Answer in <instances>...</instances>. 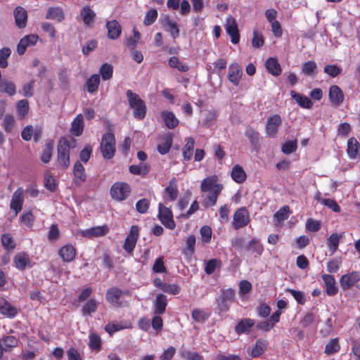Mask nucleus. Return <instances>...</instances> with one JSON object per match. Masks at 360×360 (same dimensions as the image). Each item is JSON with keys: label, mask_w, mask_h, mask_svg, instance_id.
Instances as JSON below:
<instances>
[{"label": "nucleus", "mask_w": 360, "mask_h": 360, "mask_svg": "<svg viewBox=\"0 0 360 360\" xmlns=\"http://www.w3.org/2000/svg\"><path fill=\"white\" fill-rule=\"evenodd\" d=\"M129 105L133 109V116L136 120H143L146 115L147 107L146 103L141 98L139 95L128 89L126 91Z\"/></svg>", "instance_id": "obj_1"}, {"label": "nucleus", "mask_w": 360, "mask_h": 360, "mask_svg": "<svg viewBox=\"0 0 360 360\" xmlns=\"http://www.w3.org/2000/svg\"><path fill=\"white\" fill-rule=\"evenodd\" d=\"M70 148L71 146L68 139L65 137L60 138L57 145L56 162L63 169H68L70 165Z\"/></svg>", "instance_id": "obj_2"}, {"label": "nucleus", "mask_w": 360, "mask_h": 360, "mask_svg": "<svg viewBox=\"0 0 360 360\" xmlns=\"http://www.w3.org/2000/svg\"><path fill=\"white\" fill-rule=\"evenodd\" d=\"M123 295H130L129 290L123 292L117 287H111L108 288L105 293L106 301L115 308H122L128 307L129 303L122 300Z\"/></svg>", "instance_id": "obj_3"}, {"label": "nucleus", "mask_w": 360, "mask_h": 360, "mask_svg": "<svg viewBox=\"0 0 360 360\" xmlns=\"http://www.w3.org/2000/svg\"><path fill=\"white\" fill-rule=\"evenodd\" d=\"M104 159H112L115 153V138L112 133L106 132L103 134L100 146Z\"/></svg>", "instance_id": "obj_4"}, {"label": "nucleus", "mask_w": 360, "mask_h": 360, "mask_svg": "<svg viewBox=\"0 0 360 360\" xmlns=\"http://www.w3.org/2000/svg\"><path fill=\"white\" fill-rule=\"evenodd\" d=\"M131 191V186L125 182H116L110 188L112 198L117 201H123L128 198Z\"/></svg>", "instance_id": "obj_5"}, {"label": "nucleus", "mask_w": 360, "mask_h": 360, "mask_svg": "<svg viewBox=\"0 0 360 360\" xmlns=\"http://www.w3.org/2000/svg\"><path fill=\"white\" fill-rule=\"evenodd\" d=\"M250 223V214L246 207L238 209L233 214L232 227L238 230L246 226Z\"/></svg>", "instance_id": "obj_6"}, {"label": "nucleus", "mask_w": 360, "mask_h": 360, "mask_svg": "<svg viewBox=\"0 0 360 360\" xmlns=\"http://www.w3.org/2000/svg\"><path fill=\"white\" fill-rule=\"evenodd\" d=\"M235 299V290L232 288H229L221 290V294L219 299L217 300L218 302V310L219 313L226 312L229 308L231 302Z\"/></svg>", "instance_id": "obj_7"}, {"label": "nucleus", "mask_w": 360, "mask_h": 360, "mask_svg": "<svg viewBox=\"0 0 360 360\" xmlns=\"http://www.w3.org/2000/svg\"><path fill=\"white\" fill-rule=\"evenodd\" d=\"M282 124V118L280 115L275 114L268 117L265 126L266 136L275 138L277 136L279 128Z\"/></svg>", "instance_id": "obj_8"}, {"label": "nucleus", "mask_w": 360, "mask_h": 360, "mask_svg": "<svg viewBox=\"0 0 360 360\" xmlns=\"http://www.w3.org/2000/svg\"><path fill=\"white\" fill-rule=\"evenodd\" d=\"M158 217L166 228L171 230L175 228L176 224L171 210L162 203H159L158 205Z\"/></svg>", "instance_id": "obj_9"}, {"label": "nucleus", "mask_w": 360, "mask_h": 360, "mask_svg": "<svg viewBox=\"0 0 360 360\" xmlns=\"http://www.w3.org/2000/svg\"><path fill=\"white\" fill-rule=\"evenodd\" d=\"M225 30L226 33L231 37V42L234 44H238L240 41V34L236 21L232 15L226 18Z\"/></svg>", "instance_id": "obj_10"}, {"label": "nucleus", "mask_w": 360, "mask_h": 360, "mask_svg": "<svg viewBox=\"0 0 360 360\" xmlns=\"http://www.w3.org/2000/svg\"><path fill=\"white\" fill-rule=\"evenodd\" d=\"M219 188L223 190V185L218 183V177L216 175H211L205 178L200 184V191L202 193L214 191Z\"/></svg>", "instance_id": "obj_11"}, {"label": "nucleus", "mask_w": 360, "mask_h": 360, "mask_svg": "<svg viewBox=\"0 0 360 360\" xmlns=\"http://www.w3.org/2000/svg\"><path fill=\"white\" fill-rule=\"evenodd\" d=\"M39 40L37 34H28L20 39L17 45V52L20 56L23 55L27 47L35 45Z\"/></svg>", "instance_id": "obj_12"}, {"label": "nucleus", "mask_w": 360, "mask_h": 360, "mask_svg": "<svg viewBox=\"0 0 360 360\" xmlns=\"http://www.w3.org/2000/svg\"><path fill=\"white\" fill-rule=\"evenodd\" d=\"M360 281V274L357 271H352L344 274L340 277V283L344 290H349L354 286L355 283Z\"/></svg>", "instance_id": "obj_13"}, {"label": "nucleus", "mask_w": 360, "mask_h": 360, "mask_svg": "<svg viewBox=\"0 0 360 360\" xmlns=\"http://www.w3.org/2000/svg\"><path fill=\"white\" fill-rule=\"evenodd\" d=\"M328 97L330 103L335 106H339L345 99V95L340 87L336 84L330 86Z\"/></svg>", "instance_id": "obj_14"}, {"label": "nucleus", "mask_w": 360, "mask_h": 360, "mask_svg": "<svg viewBox=\"0 0 360 360\" xmlns=\"http://www.w3.org/2000/svg\"><path fill=\"white\" fill-rule=\"evenodd\" d=\"M109 231L107 226H94L90 229L81 231L80 233L83 237L92 238L101 237L106 235Z\"/></svg>", "instance_id": "obj_15"}, {"label": "nucleus", "mask_w": 360, "mask_h": 360, "mask_svg": "<svg viewBox=\"0 0 360 360\" xmlns=\"http://www.w3.org/2000/svg\"><path fill=\"white\" fill-rule=\"evenodd\" d=\"M23 202V190L22 188H18L13 193L10 204V208L15 210V215H17L22 210Z\"/></svg>", "instance_id": "obj_16"}, {"label": "nucleus", "mask_w": 360, "mask_h": 360, "mask_svg": "<svg viewBox=\"0 0 360 360\" xmlns=\"http://www.w3.org/2000/svg\"><path fill=\"white\" fill-rule=\"evenodd\" d=\"M243 75V70L238 63H232L229 67L228 79L234 86H238Z\"/></svg>", "instance_id": "obj_17"}, {"label": "nucleus", "mask_w": 360, "mask_h": 360, "mask_svg": "<svg viewBox=\"0 0 360 360\" xmlns=\"http://www.w3.org/2000/svg\"><path fill=\"white\" fill-rule=\"evenodd\" d=\"M80 16L84 24L89 27H92L96 17V13L91 8L90 6L86 5L80 11Z\"/></svg>", "instance_id": "obj_18"}, {"label": "nucleus", "mask_w": 360, "mask_h": 360, "mask_svg": "<svg viewBox=\"0 0 360 360\" xmlns=\"http://www.w3.org/2000/svg\"><path fill=\"white\" fill-rule=\"evenodd\" d=\"M74 183L77 186H80L86 181V175L85 169L82 164L79 161H76L73 167Z\"/></svg>", "instance_id": "obj_19"}, {"label": "nucleus", "mask_w": 360, "mask_h": 360, "mask_svg": "<svg viewBox=\"0 0 360 360\" xmlns=\"http://www.w3.org/2000/svg\"><path fill=\"white\" fill-rule=\"evenodd\" d=\"M13 15L16 26L20 29L25 28L27 21L26 10L22 6H17L13 11Z\"/></svg>", "instance_id": "obj_20"}, {"label": "nucleus", "mask_w": 360, "mask_h": 360, "mask_svg": "<svg viewBox=\"0 0 360 360\" xmlns=\"http://www.w3.org/2000/svg\"><path fill=\"white\" fill-rule=\"evenodd\" d=\"M77 251L73 245L67 244L58 251V255L64 262H71L76 257Z\"/></svg>", "instance_id": "obj_21"}, {"label": "nucleus", "mask_w": 360, "mask_h": 360, "mask_svg": "<svg viewBox=\"0 0 360 360\" xmlns=\"http://www.w3.org/2000/svg\"><path fill=\"white\" fill-rule=\"evenodd\" d=\"M265 68L269 74L275 77L281 75L282 72L281 66L275 57H270L266 59Z\"/></svg>", "instance_id": "obj_22"}, {"label": "nucleus", "mask_w": 360, "mask_h": 360, "mask_svg": "<svg viewBox=\"0 0 360 360\" xmlns=\"http://www.w3.org/2000/svg\"><path fill=\"white\" fill-rule=\"evenodd\" d=\"M290 94L291 98L294 99L297 105L301 108L305 109H311L313 107V102L309 97L297 93L293 90L290 91Z\"/></svg>", "instance_id": "obj_23"}, {"label": "nucleus", "mask_w": 360, "mask_h": 360, "mask_svg": "<svg viewBox=\"0 0 360 360\" xmlns=\"http://www.w3.org/2000/svg\"><path fill=\"white\" fill-rule=\"evenodd\" d=\"M108 37L110 39H117L121 34L122 27L116 20L107 22Z\"/></svg>", "instance_id": "obj_24"}, {"label": "nucleus", "mask_w": 360, "mask_h": 360, "mask_svg": "<svg viewBox=\"0 0 360 360\" xmlns=\"http://www.w3.org/2000/svg\"><path fill=\"white\" fill-rule=\"evenodd\" d=\"M176 179L173 177L169 183V185L165 189V198L170 201H175L179 195V190L176 185Z\"/></svg>", "instance_id": "obj_25"}, {"label": "nucleus", "mask_w": 360, "mask_h": 360, "mask_svg": "<svg viewBox=\"0 0 360 360\" xmlns=\"http://www.w3.org/2000/svg\"><path fill=\"white\" fill-rule=\"evenodd\" d=\"M17 313V309L13 307L4 297L0 296V314L8 318H13Z\"/></svg>", "instance_id": "obj_26"}, {"label": "nucleus", "mask_w": 360, "mask_h": 360, "mask_svg": "<svg viewBox=\"0 0 360 360\" xmlns=\"http://www.w3.org/2000/svg\"><path fill=\"white\" fill-rule=\"evenodd\" d=\"M222 191H220L219 188H217L214 191H208V194L203 197V200L202 202V206L205 208L212 207L216 205L219 195L221 193Z\"/></svg>", "instance_id": "obj_27"}, {"label": "nucleus", "mask_w": 360, "mask_h": 360, "mask_svg": "<svg viewBox=\"0 0 360 360\" xmlns=\"http://www.w3.org/2000/svg\"><path fill=\"white\" fill-rule=\"evenodd\" d=\"M321 278L325 283L326 292L329 296L335 295L338 289L335 286V278L330 274H323Z\"/></svg>", "instance_id": "obj_28"}, {"label": "nucleus", "mask_w": 360, "mask_h": 360, "mask_svg": "<svg viewBox=\"0 0 360 360\" xmlns=\"http://www.w3.org/2000/svg\"><path fill=\"white\" fill-rule=\"evenodd\" d=\"M167 306V296L162 293L157 295L154 301V313L158 315L163 314Z\"/></svg>", "instance_id": "obj_29"}, {"label": "nucleus", "mask_w": 360, "mask_h": 360, "mask_svg": "<svg viewBox=\"0 0 360 360\" xmlns=\"http://www.w3.org/2000/svg\"><path fill=\"white\" fill-rule=\"evenodd\" d=\"M161 117L167 128L169 129H174L179 124V120L172 112L164 110L161 112Z\"/></svg>", "instance_id": "obj_30"}, {"label": "nucleus", "mask_w": 360, "mask_h": 360, "mask_svg": "<svg viewBox=\"0 0 360 360\" xmlns=\"http://www.w3.org/2000/svg\"><path fill=\"white\" fill-rule=\"evenodd\" d=\"M46 19L56 20L58 22H62L65 19V14L62 8L49 7L47 10Z\"/></svg>", "instance_id": "obj_31"}, {"label": "nucleus", "mask_w": 360, "mask_h": 360, "mask_svg": "<svg viewBox=\"0 0 360 360\" xmlns=\"http://www.w3.org/2000/svg\"><path fill=\"white\" fill-rule=\"evenodd\" d=\"M255 321L250 319H243L235 326V331L237 334L248 333L254 326Z\"/></svg>", "instance_id": "obj_32"}, {"label": "nucleus", "mask_w": 360, "mask_h": 360, "mask_svg": "<svg viewBox=\"0 0 360 360\" xmlns=\"http://www.w3.org/2000/svg\"><path fill=\"white\" fill-rule=\"evenodd\" d=\"M84 130V118L82 114L77 115L71 124V133L75 136H79Z\"/></svg>", "instance_id": "obj_33"}, {"label": "nucleus", "mask_w": 360, "mask_h": 360, "mask_svg": "<svg viewBox=\"0 0 360 360\" xmlns=\"http://www.w3.org/2000/svg\"><path fill=\"white\" fill-rule=\"evenodd\" d=\"M130 323L127 321L117 322L112 321V323H108L105 326V330L110 335H112L115 333L125 328H130Z\"/></svg>", "instance_id": "obj_34"}, {"label": "nucleus", "mask_w": 360, "mask_h": 360, "mask_svg": "<svg viewBox=\"0 0 360 360\" xmlns=\"http://www.w3.org/2000/svg\"><path fill=\"white\" fill-rule=\"evenodd\" d=\"M13 263L18 269L23 271L30 263V260L27 253L20 252L14 257Z\"/></svg>", "instance_id": "obj_35"}, {"label": "nucleus", "mask_w": 360, "mask_h": 360, "mask_svg": "<svg viewBox=\"0 0 360 360\" xmlns=\"http://www.w3.org/2000/svg\"><path fill=\"white\" fill-rule=\"evenodd\" d=\"M245 250L248 252H251L257 256H260L264 251V248L258 239L252 238L245 246Z\"/></svg>", "instance_id": "obj_36"}, {"label": "nucleus", "mask_w": 360, "mask_h": 360, "mask_svg": "<svg viewBox=\"0 0 360 360\" xmlns=\"http://www.w3.org/2000/svg\"><path fill=\"white\" fill-rule=\"evenodd\" d=\"M268 342L266 340L259 338L252 349L251 356L253 358L259 357L266 350Z\"/></svg>", "instance_id": "obj_37"}, {"label": "nucleus", "mask_w": 360, "mask_h": 360, "mask_svg": "<svg viewBox=\"0 0 360 360\" xmlns=\"http://www.w3.org/2000/svg\"><path fill=\"white\" fill-rule=\"evenodd\" d=\"M53 148L54 141L51 139L48 140L45 144L44 149L40 155V160L41 162L44 163H48L50 162L53 155Z\"/></svg>", "instance_id": "obj_38"}, {"label": "nucleus", "mask_w": 360, "mask_h": 360, "mask_svg": "<svg viewBox=\"0 0 360 360\" xmlns=\"http://www.w3.org/2000/svg\"><path fill=\"white\" fill-rule=\"evenodd\" d=\"M195 146V139L193 137H188L186 139V143L182 148L184 161L188 162L191 160Z\"/></svg>", "instance_id": "obj_39"}, {"label": "nucleus", "mask_w": 360, "mask_h": 360, "mask_svg": "<svg viewBox=\"0 0 360 360\" xmlns=\"http://www.w3.org/2000/svg\"><path fill=\"white\" fill-rule=\"evenodd\" d=\"M231 176L233 180L238 184L243 183L247 178L243 168L239 165H236L233 167Z\"/></svg>", "instance_id": "obj_40"}, {"label": "nucleus", "mask_w": 360, "mask_h": 360, "mask_svg": "<svg viewBox=\"0 0 360 360\" xmlns=\"http://www.w3.org/2000/svg\"><path fill=\"white\" fill-rule=\"evenodd\" d=\"M98 302L94 298L89 299L83 305L81 311L83 316H91L98 309Z\"/></svg>", "instance_id": "obj_41"}, {"label": "nucleus", "mask_w": 360, "mask_h": 360, "mask_svg": "<svg viewBox=\"0 0 360 360\" xmlns=\"http://www.w3.org/2000/svg\"><path fill=\"white\" fill-rule=\"evenodd\" d=\"M0 344L2 345L5 352H10L13 348L18 345V340L12 335H7L0 339Z\"/></svg>", "instance_id": "obj_42"}, {"label": "nucleus", "mask_w": 360, "mask_h": 360, "mask_svg": "<svg viewBox=\"0 0 360 360\" xmlns=\"http://www.w3.org/2000/svg\"><path fill=\"white\" fill-rule=\"evenodd\" d=\"M30 110L29 101L27 99L20 100L16 105V112L18 119L23 120Z\"/></svg>", "instance_id": "obj_43"}, {"label": "nucleus", "mask_w": 360, "mask_h": 360, "mask_svg": "<svg viewBox=\"0 0 360 360\" xmlns=\"http://www.w3.org/2000/svg\"><path fill=\"white\" fill-rule=\"evenodd\" d=\"M301 71L306 76H315L317 74V65L314 60H308L302 64Z\"/></svg>", "instance_id": "obj_44"}, {"label": "nucleus", "mask_w": 360, "mask_h": 360, "mask_svg": "<svg viewBox=\"0 0 360 360\" xmlns=\"http://www.w3.org/2000/svg\"><path fill=\"white\" fill-rule=\"evenodd\" d=\"M340 349L339 338H335L331 339L325 347L324 352L326 354L330 356L338 352Z\"/></svg>", "instance_id": "obj_45"}, {"label": "nucleus", "mask_w": 360, "mask_h": 360, "mask_svg": "<svg viewBox=\"0 0 360 360\" xmlns=\"http://www.w3.org/2000/svg\"><path fill=\"white\" fill-rule=\"evenodd\" d=\"M164 25L167 27L168 32L174 39L179 36V29L177 23L172 21L169 16H166L164 19Z\"/></svg>", "instance_id": "obj_46"}, {"label": "nucleus", "mask_w": 360, "mask_h": 360, "mask_svg": "<svg viewBox=\"0 0 360 360\" xmlns=\"http://www.w3.org/2000/svg\"><path fill=\"white\" fill-rule=\"evenodd\" d=\"M100 84V76L98 74L92 75L86 81V87L89 93L93 94L98 90Z\"/></svg>", "instance_id": "obj_47"}, {"label": "nucleus", "mask_w": 360, "mask_h": 360, "mask_svg": "<svg viewBox=\"0 0 360 360\" xmlns=\"http://www.w3.org/2000/svg\"><path fill=\"white\" fill-rule=\"evenodd\" d=\"M89 347L93 351H100L102 347V341L100 336L95 333H91L89 334Z\"/></svg>", "instance_id": "obj_48"}, {"label": "nucleus", "mask_w": 360, "mask_h": 360, "mask_svg": "<svg viewBox=\"0 0 360 360\" xmlns=\"http://www.w3.org/2000/svg\"><path fill=\"white\" fill-rule=\"evenodd\" d=\"M195 236L194 235H189L186 239V248L182 250V253L187 256L191 257L195 252Z\"/></svg>", "instance_id": "obj_49"}, {"label": "nucleus", "mask_w": 360, "mask_h": 360, "mask_svg": "<svg viewBox=\"0 0 360 360\" xmlns=\"http://www.w3.org/2000/svg\"><path fill=\"white\" fill-rule=\"evenodd\" d=\"M316 199L322 205L326 206L329 209L332 210L335 212H340L341 209L338 202L330 198H323L320 196H316Z\"/></svg>", "instance_id": "obj_50"}, {"label": "nucleus", "mask_w": 360, "mask_h": 360, "mask_svg": "<svg viewBox=\"0 0 360 360\" xmlns=\"http://www.w3.org/2000/svg\"><path fill=\"white\" fill-rule=\"evenodd\" d=\"M340 238H342L341 234L333 233L328 238L327 245L332 253L338 250Z\"/></svg>", "instance_id": "obj_51"}, {"label": "nucleus", "mask_w": 360, "mask_h": 360, "mask_svg": "<svg viewBox=\"0 0 360 360\" xmlns=\"http://www.w3.org/2000/svg\"><path fill=\"white\" fill-rule=\"evenodd\" d=\"M359 148V143L355 138L352 137L348 139L347 151L351 158H355L356 157Z\"/></svg>", "instance_id": "obj_52"}, {"label": "nucleus", "mask_w": 360, "mask_h": 360, "mask_svg": "<svg viewBox=\"0 0 360 360\" xmlns=\"http://www.w3.org/2000/svg\"><path fill=\"white\" fill-rule=\"evenodd\" d=\"M0 92H4L9 96H13L16 93V86L12 82H8L5 79L1 80Z\"/></svg>", "instance_id": "obj_53"}, {"label": "nucleus", "mask_w": 360, "mask_h": 360, "mask_svg": "<svg viewBox=\"0 0 360 360\" xmlns=\"http://www.w3.org/2000/svg\"><path fill=\"white\" fill-rule=\"evenodd\" d=\"M44 186L51 192H55L58 188L57 183L54 177L49 172H46L44 174Z\"/></svg>", "instance_id": "obj_54"}, {"label": "nucleus", "mask_w": 360, "mask_h": 360, "mask_svg": "<svg viewBox=\"0 0 360 360\" xmlns=\"http://www.w3.org/2000/svg\"><path fill=\"white\" fill-rule=\"evenodd\" d=\"M129 170L133 174L144 176L148 174L150 167L147 165H132L129 166Z\"/></svg>", "instance_id": "obj_55"}, {"label": "nucleus", "mask_w": 360, "mask_h": 360, "mask_svg": "<svg viewBox=\"0 0 360 360\" xmlns=\"http://www.w3.org/2000/svg\"><path fill=\"white\" fill-rule=\"evenodd\" d=\"M169 65L172 68H176L180 72H187L189 70L188 66L186 64L182 63L179 59L176 56H172L169 59Z\"/></svg>", "instance_id": "obj_56"}, {"label": "nucleus", "mask_w": 360, "mask_h": 360, "mask_svg": "<svg viewBox=\"0 0 360 360\" xmlns=\"http://www.w3.org/2000/svg\"><path fill=\"white\" fill-rule=\"evenodd\" d=\"M99 73L103 80H108L112 78L113 74V67L111 64L104 63L100 68Z\"/></svg>", "instance_id": "obj_57"}, {"label": "nucleus", "mask_w": 360, "mask_h": 360, "mask_svg": "<svg viewBox=\"0 0 360 360\" xmlns=\"http://www.w3.org/2000/svg\"><path fill=\"white\" fill-rule=\"evenodd\" d=\"M172 144V135H168L162 143L158 144L157 150L161 155H165L169 151Z\"/></svg>", "instance_id": "obj_58"}, {"label": "nucleus", "mask_w": 360, "mask_h": 360, "mask_svg": "<svg viewBox=\"0 0 360 360\" xmlns=\"http://www.w3.org/2000/svg\"><path fill=\"white\" fill-rule=\"evenodd\" d=\"M290 214V207L288 205H285L281 207L274 215V219L278 222H281L286 220Z\"/></svg>", "instance_id": "obj_59"}, {"label": "nucleus", "mask_w": 360, "mask_h": 360, "mask_svg": "<svg viewBox=\"0 0 360 360\" xmlns=\"http://www.w3.org/2000/svg\"><path fill=\"white\" fill-rule=\"evenodd\" d=\"M297 149V141L296 139L285 141L281 147V151L285 154L289 155L295 152Z\"/></svg>", "instance_id": "obj_60"}, {"label": "nucleus", "mask_w": 360, "mask_h": 360, "mask_svg": "<svg viewBox=\"0 0 360 360\" xmlns=\"http://www.w3.org/2000/svg\"><path fill=\"white\" fill-rule=\"evenodd\" d=\"M264 44V38L262 32L257 30H253V37L252 39V45L255 49H259Z\"/></svg>", "instance_id": "obj_61"}, {"label": "nucleus", "mask_w": 360, "mask_h": 360, "mask_svg": "<svg viewBox=\"0 0 360 360\" xmlns=\"http://www.w3.org/2000/svg\"><path fill=\"white\" fill-rule=\"evenodd\" d=\"M221 264V262L220 260L217 259H209L205 266V272L208 274H212L214 271L216 270L217 267H220Z\"/></svg>", "instance_id": "obj_62"}, {"label": "nucleus", "mask_w": 360, "mask_h": 360, "mask_svg": "<svg viewBox=\"0 0 360 360\" xmlns=\"http://www.w3.org/2000/svg\"><path fill=\"white\" fill-rule=\"evenodd\" d=\"M245 136L248 137L250 143L253 146L258 145L260 139V134L257 131L250 128L245 131Z\"/></svg>", "instance_id": "obj_63"}, {"label": "nucleus", "mask_w": 360, "mask_h": 360, "mask_svg": "<svg viewBox=\"0 0 360 360\" xmlns=\"http://www.w3.org/2000/svg\"><path fill=\"white\" fill-rule=\"evenodd\" d=\"M342 264L340 257H335L327 262V271L330 274L336 273Z\"/></svg>", "instance_id": "obj_64"}]
</instances>
